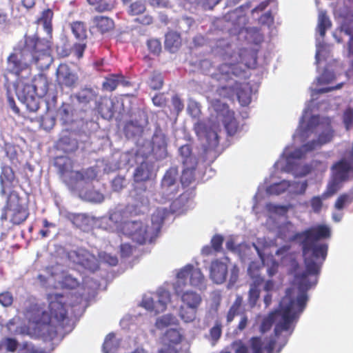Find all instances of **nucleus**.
<instances>
[{
	"label": "nucleus",
	"instance_id": "f257e3e1",
	"mask_svg": "<svg viewBox=\"0 0 353 353\" xmlns=\"http://www.w3.org/2000/svg\"><path fill=\"white\" fill-rule=\"evenodd\" d=\"M331 236L330 228L324 224H319L296 232L292 241H300L305 270L298 272L300 265L295 259L290 260V272L294 274L298 288L301 292L299 296L307 295V291L317 283L323 261L325 260L328 245L321 242Z\"/></svg>",
	"mask_w": 353,
	"mask_h": 353
},
{
	"label": "nucleus",
	"instance_id": "f03ea898",
	"mask_svg": "<svg viewBox=\"0 0 353 353\" xmlns=\"http://www.w3.org/2000/svg\"><path fill=\"white\" fill-rule=\"evenodd\" d=\"M293 290L288 288L285 295L281 299L279 307L280 309L270 312L267 317L263 319L261 323V330L263 332L269 330L273 323L276 322L274 332L276 336L283 331H288L299 314L303 311L307 296L305 294L298 296L295 299L292 295Z\"/></svg>",
	"mask_w": 353,
	"mask_h": 353
},
{
	"label": "nucleus",
	"instance_id": "7ed1b4c3",
	"mask_svg": "<svg viewBox=\"0 0 353 353\" xmlns=\"http://www.w3.org/2000/svg\"><path fill=\"white\" fill-rule=\"evenodd\" d=\"M50 314L37 305H34L37 316L33 317V321L37 324L45 326V330L48 332L50 340H53L57 336V329L52 325V319L57 322L61 327L64 326L65 321H68L65 303L63 301V296L61 294H51L48 295Z\"/></svg>",
	"mask_w": 353,
	"mask_h": 353
},
{
	"label": "nucleus",
	"instance_id": "20e7f679",
	"mask_svg": "<svg viewBox=\"0 0 353 353\" xmlns=\"http://www.w3.org/2000/svg\"><path fill=\"white\" fill-rule=\"evenodd\" d=\"M32 62L26 52L18 46L13 49V51L6 58V67L3 70V77L5 79V84L8 87L12 83L10 77L15 80L14 85L16 90L19 89L20 85L25 81L31 79Z\"/></svg>",
	"mask_w": 353,
	"mask_h": 353
},
{
	"label": "nucleus",
	"instance_id": "39448f33",
	"mask_svg": "<svg viewBox=\"0 0 353 353\" xmlns=\"http://www.w3.org/2000/svg\"><path fill=\"white\" fill-rule=\"evenodd\" d=\"M20 47L40 70L48 69L53 62L51 43L48 39L40 38L37 34L25 35L23 46Z\"/></svg>",
	"mask_w": 353,
	"mask_h": 353
},
{
	"label": "nucleus",
	"instance_id": "423d86ee",
	"mask_svg": "<svg viewBox=\"0 0 353 353\" xmlns=\"http://www.w3.org/2000/svg\"><path fill=\"white\" fill-rule=\"evenodd\" d=\"M49 85L50 83L46 75L38 74L32 79L30 84L25 81L24 83L21 84V90L19 91L17 90V92H19V97H21L24 101L27 103V107L30 111L34 112L39 109V104L34 103L32 107H30L28 102V100H33L34 95L39 97L45 96L48 92Z\"/></svg>",
	"mask_w": 353,
	"mask_h": 353
},
{
	"label": "nucleus",
	"instance_id": "0eeeda50",
	"mask_svg": "<svg viewBox=\"0 0 353 353\" xmlns=\"http://www.w3.org/2000/svg\"><path fill=\"white\" fill-rule=\"evenodd\" d=\"M122 230L133 241L139 245H144L151 243L156 238L159 227L154 229L141 221H129L123 224Z\"/></svg>",
	"mask_w": 353,
	"mask_h": 353
},
{
	"label": "nucleus",
	"instance_id": "6e6552de",
	"mask_svg": "<svg viewBox=\"0 0 353 353\" xmlns=\"http://www.w3.org/2000/svg\"><path fill=\"white\" fill-rule=\"evenodd\" d=\"M6 208L11 212L10 221L14 225L23 223L29 216L27 203L16 192L10 194Z\"/></svg>",
	"mask_w": 353,
	"mask_h": 353
},
{
	"label": "nucleus",
	"instance_id": "1a4fd4ad",
	"mask_svg": "<svg viewBox=\"0 0 353 353\" xmlns=\"http://www.w3.org/2000/svg\"><path fill=\"white\" fill-rule=\"evenodd\" d=\"M248 273L252 283L250 284L247 302L248 306L252 309L256 305L260 298V288L264 283V279L259 273V268L254 263L249 265Z\"/></svg>",
	"mask_w": 353,
	"mask_h": 353
},
{
	"label": "nucleus",
	"instance_id": "9d476101",
	"mask_svg": "<svg viewBox=\"0 0 353 353\" xmlns=\"http://www.w3.org/2000/svg\"><path fill=\"white\" fill-rule=\"evenodd\" d=\"M67 256L73 263L79 265L90 272H94L99 268L96 256L85 249L70 250L68 252Z\"/></svg>",
	"mask_w": 353,
	"mask_h": 353
},
{
	"label": "nucleus",
	"instance_id": "9b49d317",
	"mask_svg": "<svg viewBox=\"0 0 353 353\" xmlns=\"http://www.w3.org/2000/svg\"><path fill=\"white\" fill-rule=\"evenodd\" d=\"M176 277L178 283H185V280L189 278L190 285L194 287L201 288L205 285V277L199 268H195L192 265H187L180 270Z\"/></svg>",
	"mask_w": 353,
	"mask_h": 353
},
{
	"label": "nucleus",
	"instance_id": "f8f14e48",
	"mask_svg": "<svg viewBox=\"0 0 353 353\" xmlns=\"http://www.w3.org/2000/svg\"><path fill=\"white\" fill-rule=\"evenodd\" d=\"M77 74L67 63H60L56 70V81L61 88H74L78 82Z\"/></svg>",
	"mask_w": 353,
	"mask_h": 353
},
{
	"label": "nucleus",
	"instance_id": "ddd939ff",
	"mask_svg": "<svg viewBox=\"0 0 353 353\" xmlns=\"http://www.w3.org/2000/svg\"><path fill=\"white\" fill-rule=\"evenodd\" d=\"M170 301V294L163 290L158 293V300L154 301L151 297H144L141 305L145 310L157 314L166 309L167 303Z\"/></svg>",
	"mask_w": 353,
	"mask_h": 353
},
{
	"label": "nucleus",
	"instance_id": "4468645a",
	"mask_svg": "<svg viewBox=\"0 0 353 353\" xmlns=\"http://www.w3.org/2000/svg\"><path fill=\"white\" fill-rule=\"evenodd\" d=\"M244 70L239 66V63H222L217 72L213 74V78L217 81H228L232 79L233 77L241 75Z\"/></svg>",
	"mask_w": 353,
	"mask_h": 353
},
{
	"label": "nucleus",
	"instance_id": "2eb2a0df",
	"mask_svg": "<svg viewBox=\"0 0 353 353\" xmlns=\"http://www.w3.org/2000/svg\"><path fill=\"white\" fill-rule=\"evenodd\" d=\"M332 176L345 182L350 179L351 173L353 172V166L345 159L334 163L332 168Z\"/></svg>",
	"mask_w": 353,
	"mask_h": 353
},
{
	"label": "nucleus",
	"instance_id": "dca6fc26",
	"mask_svg": "<svg viewBox=\"0 0 353 353\" xmlns=\"http://www.w3.org/2000/svg\"><path fill=\"white\" fill-rule=\"evenodd\" d=\"M228 268L226 263L219 259L211 262L210 267V278L216 284H221L226 281Z\"/></svg>",
	"mask_w": 353,
	"mask_h": 353
},
{
	"label": "nucleus",
	"instance_id": "f3484780",
	"mask_svg": "<svg viewBox=\"0 0 353 353\" xmlns=\"http://www.w3.org/2000/svg\"><path fill=\"white\" fill-rule=\"evenodd\" d=\"M119 84L128 86L130 85V82L125 80V77L121 73L111 74L105 77L102 88L106 91L112 92Z\"/></svg>",
	"mask_w": 353,
	"mask_h": 353
},
{
	"label": "nucleus",
	"instance_id": "a211bd4d",
	"mask_svg": "<svg viewBox=\"0 0 353 353\" xmlns=\"http://www.w3.org/2000/svg\"><path fill=\"white\" fill-rule=\"evenodd\" d=\"M92 28H96L101 34L109 32L114 28V22L112 19L103 16L97 15L92 17Z\"/></svg>",
	"mask_w": 353,
	"mask_h": 353
},
{
	"label": "nucleus",
	"instance_id": "6ab92c4d",
	"mask_svg": "<svg viewBox=\"0 0 353 353\" xmlns=\"http://www.w3.org/2000/svg\"><path fill=\"white\" fill-rule=\"evenodd\" d=\"M16 179L15 174L12 168L7 165L1 167L0 174V181L3 190L10 189L14 186V182Z\"/></svg>",
	"mask_w": 353,
	"mask_h": 353
},
{
	"label": "nucleus",
	"instance_id": "aec40b11",
	"mask_svg": "<svg viewBox=\"0 0 353 353\" xmlns=\"http://www.w3.org/2000/svg\"><path fill=\"white\" fill-rule=\"evenodd\" d=\"M181 301L188 308L198 309L202 298L201 295L195 292L188 290L181 294Z\"/></svg>",
	"mask_w": 353,
	"mask_h": 353
},
{
	"label": "nucleus",
	"instance_id": "412c9836",
	"mask_svg": "<svg viewBox=\"0 0 353 353\" xmlns=\"http://www.w3.org/2000/svg\"><path fill=\"white\" fill-rule=\"evenodd\" d=\"M152 175V166L147 162H142L135 170L134 179L136 182L149 180Z\"/></svg>",
	"mask_w": 353,
	"mask_h": 353
},
{
	"label": "nucleus",
	"instance_id": "4be33fe9",
	"mask_svg": "<svg viewBox=\"0 0 353 353\" xmlns=\"http://www.w3.org/2000/svg\"><path fill=\"white\" fill-rule=\"evenodd\" d=\"M180 34L176 32H168L165 34V48L171 52H175L181 46Z\"/></svg>",
	"mask_w": 353,
	"mask_h": 353
},
{
	"label": "nucleus",
	"instance_id": "5701e85b",
	"mask_svg": "<svg viewBox=\"0 0 353 353\" xmlns=\"http://www.w3.org/2000/svg\"><path fill=\"white\" fill-rule=\"evenodd\" d=\"M197 165L183 164V171L181 176V183L184 186H188L195 179V171Z\"/></svg>",
	"mask_w": 353,
	"mask_h": 353
},
{
	"label": "nucleus",
	"instance_id": "b1692460",
	"mask_svg": "<svg viewBox=\"0 0 353 353\" xmlns=\"http://www.w3.org/2000/svg\"><path fill=\"white\" fill-rule=\"evenodd\" d=\"M343 183V181L331 176L330 180L327 184L325 190L322 193L323 199H327L334 196L341 189Z\"/></svg>",
	"mask_w": 353,
	"mask_h": 353
},
{
	"label": "nucleus",
	"instance_id": "393cba45",
	"mask_svg": "<svg viewBox=\"0 0 353 353\" xmlns=\"http://www.w3.org/2000/svg\"><path fill=\"white\" fill-rule=\"evenodd\" d=\"M179 154L182 164L198 165L196 157L192 154L191 146L188 144L183 145L179 148Z\"/></svg>",
	"mask_w": 353,
	"mask_h": 353
},
{
	"label": "nucleus",
	"instance_id": "a878e982",
	"mask_svg": "<svg viewBox=\"0 0 353 353\" xmlns=\"http://www.w3.org/2000/svg\"><path fill=\"white\" fill-rule=\"evenodd\" d=\"M53 12L50 9L44 10L41 16L37 19V24H41L48 34H51L52 31V20L53 18Z\"/></svg>",
	"mask_w": 353,
	"mask_h": 353
},
{
	"label": "nucleus",
	"instance_id": "bb28decb",
	"mask_svg": "<svg viewBox=\"0 0 353 353\" xmlns=\"http://www.w3.org/2000/svg\"><path fill=\"white\" fill-rule=\"evenodd\" d=\"M76 97L79 103L88 104L91 101H97V94L93 89L85 88L77 94Z\"/></svg>",
	"mask_w": 353,
	"mask_h": 353
},
{
	"label": "nucleus",
	"instance_id": "cd10ccee",
	"mask_svg": "<svg viewBox=\"0 0 353 353\" xmlns=\"http://www.w3.org/2000/svg\"><path fill=\"white\" fill-rule=\"evenodd\" d=\"M353 202V187L347 192L340 194L334 203V208L342 210Z\"/></svg>",
	"mask_w": 353,
	"mask_h": 353
},
{
	"label": "nucleus",
	"instance_id": "c85d7f7f",
	"mask_svg": "<svg viewBox=\"0 0 353 353\" xmlns=\"http://www.w3.org/2000/svg\"><path fill=\"white\" fill-rule=\"evenodd\" d=\"M119 343L114 333H109L105 338L103 343V352L104 353H114L118 348Z\"/></svg>",
	"mask_w": 353,
	"mask_h": 353
},
{
	"label": "nucleus",
	"instance_id": "c756f323",
	"mask_svg": "<svg viewBox=\"0 0 353 353\" xmlns=\"http://www.w3.org/2000/svg\"><path fill=\"white\" fill-rule=\"evenodd\" d=\"M112 103L108 98H101L98 101L97 108L103 117H112L113 116Z\"/></svg>",
	"mask_w": 353,
	"mask_h": 353
},
{
	"label": "nucleus",
	"instance_id": "7c9ffc66",
	"mask_svg": "<svg viewBox=\"0 0 353 353\" xmlns=\"http://www.w3.org/2000/svg\"><path fill=\"white\" fill-rule=\"evenodd\" d=\"M72 32L75 38L81 41L87 39V30L85 25L82 21H74L70 24Z\"/></svg>",
	"mask_w": 353,
	"mask_h": 353
},
{
	"label": "nucleus",
	"instance_id": "2f4dec72",
	"mask_svg": "<svg viewBox=\"0 0 353 353\" xmlns=\"http://www.w3.org/2000/svg\"><path fill=\"white\" fill-rule=\"evenodd\" d=\"M243 301V297L241 295H236L234 301L227 313L226 321L228 323H231L234 317L239 314Z\"/></svg>",
	"mask_w": 353,
	"mask_h": 353
},
{
	"label": "nucleus",
	"instance_id": "473e14b6",
	"mask_svg": "<svg viewBox=\"0 0 353 353\" xmlns=\"http://www.w3.org/2000/svg\"><path fill=\"white\" fill-rule=\"evenodd\" d=\"M332 23L327 16L325 11H321L319 14L317 30L321 37H324L326 30L330 28Z\"/></svg>",
	"mask_w": 353,
	"mask_h": 353
},
{
	"label": "nucleus",
	"instance_id": "72a5a7b5",
	"mask_svg": "<svg viewBox=\"0 0 353 353\" xmlns=\"http://www.w3.org/2000/svg\"><path fill=\"white\" fill-rule=\"evenodd\" d=\"M223 122L227 133L230 136L234 135L239 128L238 122L234 118V112L230 113V114L223 117Z\"/></svg>",
	"mask_w": 353,
	"mask_h": 353
},
{
	"label": "nucleus",
	"instance_id": "f704fd0d",
	"mask_svg": "<svg viewBox=\"0 0 353 353\" xmlns=\"http://www.w3.org/2000/svg\"><path fill=\"white\" fill-rule=\"evenodd\" d=\"M320 145L317 140H313L303 145L300 148L294 151L292 157L296 159H301L305 153L312 151Z\"/></svg>",
	"mask_w": 353,
	"mask_h": 353
},
{
	"label": "nucleus",
	"instance_id": "c9c22d12",
	"mask_svg": "<svg viewBox=\"0 0 353 353\" xmlns=\"http://www.w3.org/2000/svg\"><path fill=\"white\" fill-rule=\"evenodd\" d=\"M85 48V43H76L73 45L71 50H63L61 52H59V53L62 57H68L70 53H73L75 57H77L78 59H80L83 57Z\"/></svg>",
	"mask_w": 353,
	"mask_h": 353
},
{
	"label": "nucleus",
	"instance_id": "e433bc0d",
	"mask_svg": "<svg viewBox=\"0 0 353 353\" xmlns=\"http://www.w3.org/2000/svg\"><path fill=\"white\" fill-rule=\"evenodd\" d=\"M125 134L128 137L139 136L142 134L143 127L133 121H128L124 128Z\"/></svg>",
	"mask_w": 353,
	"mask_h": 353
},
{
	"label": "nucleus",
	"instance_id": "4c0bfd02",
	"mask_svg": "<svg viewBox=\"0 0 353 353\" xmlns=\"http://www.w3.org/2000/svg\"><path fill=\"white\" fill-rule=\"evenodd\" d=\"M167 143L163 138H160L157 142L154 140L152 142V152L157 158H164L166 155Z\"/></svg>",
	"mask_w": 353,
	"mask_h": 353
},
{
	"label": "nucleus",
	"instance_id": "58836bf2",
	"mask_svg": "<svg viewBox=\"0 0 353 353\" xmlns=\"http://www.w3.org/2000/svg\"><path fill=\"white\" fill-rule=\"evenodd\" d=\"M239 83H238L236 81L235 82V85L236 87L237 91H236V96L239 102L241 103V105L245 106L250 104L251 102V93L250 91H249L247 89H245L241 87H239Z\"/></svg>",
	"mask_w": 353,
	"mask_h": 353
},
{
	"label": "nucleus",
	"instance_id": "ea45409f",
	"mask_svg": "<svg viewBox=\"0 0 353 353\" xmlns=\"http://www.w3.org/2000/svg\"><path fill=\"white\" fill-rule=\"evenodd\" d=\"M205 138L207 142L206 150H214L219 145V136L216 131L211 129L206 130Z\"/></svg>",
	"mask_w": 353,
	"mask_h": 353
},
{
	"label": "nucleus",
	"instance_id": "a19ab883",
	"mask_svg": "<svg viewBox=\"0 0 353 353\" xmlns=\"http://www.w3.org/2000/svg\"><path fill=\"white\" fill-rule=\"evenodd\" d=\"M165 343L172 345H177L181 341V335L176 329H169L165 334Z\"/></svg>",
	"mask_w": 353,
	"mask_h": 353
},
{
	"label": "nucleus",
	"instance_id": "79ce46f5",
	"mask_svg": "<svg viewBox=\"0 0 353 353\" xmlns=\"http://www.w3.org/2000/svg\"><path fill=\"white\" fill-rule=\"evenodd\" d=\"M212 108L218 115L223 117L233 113L232 110H230L227 103H223L219 99H215L212 102Z\"/></svg>",
	"mask_w": 353,
	"mask_h": 353
},
{
	"label": "nucleus",
	"instance_id": "37998d69",
	"mask_svg": "<svg viewBox=\"0 0 353 353\" xmlns=\"http://www.w3.org/2000/svg\"><path fill=\"white\" fill-rule=\"evenodd\" d=\"M145 9V5L142 1H136L130 5L128 13L132 16L139 15L143 14Z\"/></svg>",
	"mask_w": 353,
	"mask_h": 353
},
{
	"label": "nucleus",
	"instance_id": "c03bdc74",
	"mask_svg": "<svg viewBox=\"0 0 353 353\" xmlns=\"http://www.w3.org/2000/svg\"><path fill=\"white\" fill-rule=\"evenodd\" d=\"M197 309L184 307L180 308V316L185 322L193 321L196 318Z\"/></svg>",
	"mask_w": 353,
	"mask_h": 353
},
{
	"label": "nucleus",
	"instance_id": "a18cd8bd",
	"mask_svg": "<svg viewBox=\"0 0 353 353\" xmlns=\"http://www.w3.org/2000/svg\"><path fill=\"white\" fill-rule=\"evenodd\" d=\"M175 317L172 314H165L159 318L156 321V326L158 329L165 328L170 325L174 324Z\"/></svg>",
	"mask_w": 353,
	"mask_h": 353
},
{
	"label": "nucleus",
	"instance_id": "49530a36",
	"mask_svg": "<svg viewBox=\"0 0 353 353\" xmlns=\"http://www.w3.org/2000/svg\"><path fill=\"white\" fill-rule=\"evenodd\" d=\"M176 173L172 170H167L165 173L162 181H161V186L163 188H168L172 186L176 182Z\"/></svg>",
	"mask_w": 353,
	"mask_h": 353
},
{
	"label": "nucleus",
	"instance_id": "de8ad7c7",
	"mask_svg": "<svg viewBox=\"0 0 353 353\" xmlns=\"http://www.w3.org/2000/svg\"><path fill=\"white\" fill-rule=\"evenodd\" d=\"M222 334V324L219 321L215 322L214 325L210 330V336L213 343H216Z\"/></svg>",
	"mask_w": 353,
	"mask_h": 353
},
{
	"label": "nucleus",
	"instance_id": "09e8293b",
	"mask_svg": "<svg viewBox=\"0 0 353 353\" xmlns=\"http://www.w3.org/2000/svg\"><path fill=\"white\" fill-rule=\"evenodd\" d=\"M310 170L316 174L323 173L327 169V163L319 160H312L310 163Z\"/></svg>",
	"mask_w": 353,
	"mask_h": 353
},
{
	"label": "nucleus",
	"instance_id": "8fccbe9b",
	"mask_svg": "<svg viewBox=\"0 0 353 353\" xmlns=\"http://www.w3.org/2000/svg\"><path fill=\"white\" fill-rule=\"evenodd\" d=\"M290 183L289 181H283L279 183H275L270 185L268 188V192L270 194H280L285 191L290 187Z\"/></svg>",
	"mask_w": 353,
	"mask_h": 353
},
{
	"label": "nucleus",
	"instance_id": "3c124183",
	"mask_svg": "<svg viewBox=\"0 0 353 353\" xmlns=\"http://www.w3.org/2000/svg\"><path fill=\"white\" fill-rule=\"evenodd\" d=\"M150 87L152 90H159L163 85V79L160 73H153L150 79Z\"/></svg>",
	"mask_w": 353,
	"mask_h": 353
},
{
	"label": "nucleus",
	"instance_id": "603ef678",
	"mask_svg": "<svg viewBox=\"0 0 353 353\" xmlns=\"http://www.w3.org/2000/svg\"><path fill=\"white\" fill-rule=\"evenodd\" d=\"M115 0H101L95 7V10L99 12L111 11L115 7Z\"/></svg>",
	"mask_w": 353,
	"mask_h": 353
},
{
	"label": "nucleus",
	"instance_id": "864d4df0",
	"mask_svg": "<svg viewBox=\"0 0 353 353\" xmlns=\"http://www.w3.org/2000/svg\"><path fill=\"white\" fill-rule=\"evenodd\" d=\"M343 121L345 128L348 130L353 125V108L351 107L347 108L343 114Z\"/></svg>",
	"mask_w": 353,
	"mask_h": 353
},
{
	"label": "nucleus",
	"instance_id": "5fc2aeb1",
	"mask_svg": "<svg viewBox=\"0 0 353 353\" xmlns=\"http://www.w3.org/2000/svg\"><path fill=\"white\" fill-rule=\"evenodd\" d=\"M187 112L193 118H197L201 114V108L199 103L190 101L187 106Z\"/></svg>",
	"mask_w": 353,
	"mask_h": 353
},
{
	"label": "nucleus",
	"instance_id": "6e6d98bb",
	"mask_svg": "<svg viewBox=\"0 0 353 353\" xmlns=\"http://www.w3.org/2000/svg\"><path fill=\"white\" fill-rule=\"evenodd\" d=\"M252 353H263V341L261 337L254 336L250 339Z\"/></svg>",
	"mask_w": 353,
	"mask_h": 353
},
{
	"label": "nucleus",
	"instance_id": "4d7b16f0",
	"mask_svg": "<svg viewBox=\"0 0 353 353\" xmlns=\"http://www.w3.org/2000/svg\"><path fill=\"white\" fill-rule=\"evenodd\" d=\"M14 301L12 294L9 291L0 293V304L3 307H10Z\"/></svg>",
	"mask_w": 353,
	"mask_h": 353
},
{
	"label": "nucleus",
	"instance_id": "13d9d810",
	"mask_svg": "<svg viewBox=\"0 0 353 353\" xmlns=\"http://www.w3.org/2000/svg\"><path fill=\"white\" fill-rule=\"evenodd\" d=\"M234 353H250V350L248 345L245 344L241 340H236L231 344Z\"/></svg>",
	"mask_w": 353,
	"mask_h": 353
},
{
	"label": "nucleus",
	"instance_id": "bf43d9fd",
	"mask_svg": "<svg viewBox=\"0 0 353 353\" xmlns=\"http://www.w3.org/2000/svg\"><path fill=\"white\" fill-rule=\"evenodd\" d=\"M323 200L325 199H323L322 194L321 196H313L310 199L311 208L314 212L319 213L321 211L323 207Z\"/></svg>",
	"mask_w": 353,
	"mask_h": 353
},
{
	"label": "nucleus",
	"instance_id": "052dcab7",
	"mask_svg": "<svg viewBox=\"0 0 353 353\" xmlns=\"http://www.w3.org/2000/svg\"><path fill=\"white\" fill-rule=\"evenodd\" d=\"M239 268L236 265H233L230 270V278L228 285L233 286L239 280Z\"/></svg>",
	"mask_w": 353,
	"mask_h": 353
},
{
	"label": "nucleus",
	"instance_id": "680f3d73",
	"mask_svg": "<svg viewBox=\"0 0 353 353\" xmlns=\"http://www.w3.org/2000/svg\"><path fill=\"white\" fill-rule=\"evenodd\" d=\"M147 45L151 53L159 54L161 50V42L157 39L148 40Z\"/></svg>",
	"mask_w": 353,
	"mask_h": 353
},
{
	"label": "nucleus",
	"instance_id": "e2e57ef3",
	"mask_svg": "<svg viewBox=\"0 0 353 353\" xmlns=\"http://www.w3.org/2000/svg\"><path fill=\"white\" fill-rule=\"evenodd\" d=\"M223 242V237L221 235L216 234L214 235L212 240L211 244L212 248L215 250V252H220L222 249V245Z\"/></svg>",
	"mask_w": 353,
	"mask_h": 353
},
{
	"label": "nucleus",
	"instance_id": "0e129e2a",
	"mask_svg": "<svg viewBox=\"0 0 353 353\" xmlns=\"http://www.w3.org/2000/svg\"><path fill=\"white\" fill-rule=\"evenodd\" d=\"M125 179L121 176H116L112 183L114 191L119 192L125 186Z\"/></svg>",
	"mask_w": 353,
	"mask_h": 353
},
{
	"label": "nucleus",
	"instance_id": "69168bd1",
	"mask_svg": "<svg viewBox=\"0 0 353 353\" xmlns=\"http://www.w3.org/2000/svg\"><path fill=\"white\" fill-rule=\"evenodd\" d=\"M5 345L8 352H14L19 346V343L16 339L8 337L5 339Z\"/></svg>",
	"mask_w": 353,
	"mask_h": 353
},
{
	"label": "nucleus",
	"instance_id": "338daca9",
	"mask_svg": "<svg viewBox=\"0 0 353 353\" xmlns=\"http://www.w3.org/2000/svg\"><path fill=\"white\" fill-rule=\"evenodd\" d=\"M10 23L8 14L3 8H0V29L5 28Z\"/></svg>",
	"mask_w": 353,
	"mask_h": 353
},
{
	"label": "nucleus",
	"instance_id": "774afa93",
	"mask_svg": "<svg viewBox=\"0 0 353 353\" xmlns=\"http://www.w3.org/2000/svg\"><path fill=\"white\" fill-rule=\"evenodd\" d=\"M172 104L177 114H179L184 108V104L182 100L177 95H175L172 98Z\"/></svg>",
	"mask_w": 353,
	"mask_h": 353
}]
</instances>
